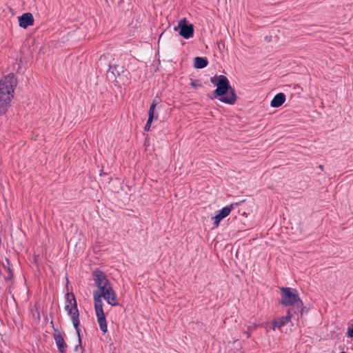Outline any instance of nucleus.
<instances>
[{
    "mask_svg": "<svg viewBox=\"0 0 353 353\" xmlns=\"http://www.w3.org/2000/svg\"><path fill=\"white\" fill-rule=\"evenodd\" d=\"M294 314H296V310H295L294 308L288 309L286 316L274 320L273 325L277 327H281L284 326L291 320Z\"/></svg>",
    "mask_w": 353,
    "mask_h": 353,
    "instance_id": "obj_9",
    "label": "nucleus"
},
{
    "mask_svg": "<svg viewBox=\"0 0 353 353\" xmlns=\"http://www.w3.org/2000/svg\"><path fill=\"white\" fill-rule=\"evenodd\" d=\"M244 334H246V337H247L248 339V338H250V337L251 336V333H250L249 331H248V330H247V331H245V332H244Z\"/></svg>",
    "mask_w": 353,
    "mask_h": 353,
    "instance_id": "obj_18",
    "label": "nucleus"
},
{
    "mask_svg": "<svg viewBox=\"0 0 353 353\" xmlns=\"http://www.w3.org/2000/svg\"><path fill=\"white\" fill-rule=\"evenodd\" d=\"M210 82L216 85V90L213 92V97L224 103L233 105L236 101L235 90L230 85L229 80L224 75H216L211 78Z\"/></svg>",
    "mask_w": 353,
    "mask_h": 353,
    "instance_id": "obj_2",
    "label": "nucleus"
},
{
    "mask_svg": "<svg viewBox=\"0 0 353 353\" xmlns=\"http://www.w3.org/2000/svg\"><path fill=\"white\" fill-rule=\"evenodd\" d=\"M103 298L107 301L108 304L112 306H116L119 305L117 294L111 285L103 288V290H97L93 292L94 311L97 318V321L101 330L103 333H106L108 331V326L105 316L103 309Z\"/></svg>",
    "mask_w": 353,
    "mask_h": 353,
    "instance_id": "obj_1",
    "label": "nucleus"
},
{
    "mask_svg": "<svg viewBox=\"0 0 353 353\" xmlns=\"http://www.w3.org/2000/svg\"><path fill=\"white\" fill-rule=\"evenodd\" d=\"M92 279L98 290H103V288L111 285L105 274L99 270H95L93 271Z\"/></svg>",
    "mask_w": 353,
    "mask_h": 353,
    "instance_id": "obj_7",
    "label": "nucleus"
},
{
    "mask_svg": "<svg viewBox=\"0 0 353 353\" xmlns=\"http://www.w3.org/2000/svg\"><path fill=\"white\" fill-rule=\"evenodd\" d=\"M208 64V61L206 58L196 57L194 58V67L196 68L201 69L206 67Z\"/></svg>",
    "mask_w": 353,
    "mask_h": 353,
    "instance_id": "obj_15",
    "label": "nucleus"
},
{
    "mask_svg": "<svg viewBox=\"0 0 353 353\" xmlns=\"http://www.w3.org/2000/svg\"><path fill=\"white\" fill-rule=\"evenodd\" d=\"M19 26L21 28H26L27 27L33 25L34 18L31 13L26 12L19 17Z\"/></svg>",
    "mask_w": 353,
    "mask_h": 353,
    "instance_id": "obj_11",
    "label": "nucleus"
},
{
    "mask_svg": "<svg viewBox=\"0 0 353 353\" xmlns=\"http://www.w3.org/2000/svg\"><path fill=\"white\" fill-rule=\"evenodd\" d=\"M281 301L280 303L285 306H292L296 310V314H303V302L300 299L297 290L291 288H281Z\"/></svg>",
    "mask_w": 353,
    "mask_h": 353,
    "instance_id": "obj_4",
    "label": "nucleus"
},
{
    "mask_svg": "<svg viewBox=\"0 0 353 353\" xmlns=\"http://www.w3.org/2000/svg\"><path fill=\"white\" fill-rule=\"evenodd\" d=\"M285 101V95L284 93L280 92L276 94L271 101L270 105L273 108H279L282 105Z\"/></svg>",
    "mask_w": 353,
    "mask_h": 353,
    "instance_id": "obj_14",
    "label": "nucleus"
},
{
    "mask_svg": "<svg viewBox=\"0 0 353 353\" xmlns=\"http://www.w3.org/2000/svg\"><path fill=\"white\" fill-rule=\"evenodd\" d=\"M67 314L70 316V319L72 321V324L75 328L78 336L79 344L75 346V350L77 351L79 347L83 348L81 345V330L79 328L80 325V319H79V312L78 307L76 308H70L65 310Z\"/></svg>",
    "mask_w": 353,
    "mask_h": 353,
    "instance_id": "obj_5",
    "label": "nucleus"
},
{
    "mask_svg": "<svg viewBox=\"0 0 353 353\" xmlns=\"http://www.w3.org/2000/svg\"><path fill=\"white\" fill-rule=\"evenodd\" d=\"M54 339L55 341L59 351L61 353H65L68 345L65 342L61 333L58 330H54Z\"/></svg>",
    "mask_w": 353,
    "mask_h": 353,
    "instance_id": "obj_10",
    "label": "nucleus"
},
{
    "mask_svg": "<svg viewBox=\"0 0 353 353\" xmlns=\"http://www.w3.org/2000/svg\"><path fill=\"white\" fill-rule=\"evenodd\" d=\"M239 205L238 203H231L230 205L225 206L221 210H220L217 214L213 217L214 219V227L217 228L219 225L220 221L228 216L231 211L234 210L236 207H237Z\"/></svg>",
    "mask_w": 353,
    "mask_h": 353,
    "instance_id": "obj_8",
    "label": "nucleus"
},
{
    "mask_svg": "<svg viewBox=\"0 0 353 353\" xmlns=\"http://www.w3.org/2000/svg\"><path fill=\"white\" fill-rule=\"evenodd\" d=\"M190 84L192 88H198L201 87V84L198 81H192V80L191 83Z\"/></svg>",
    "mask_w": 353,
    "mask_h": 353,
    "instance_id": "obj_16",
    "label": "nucleus"
},
{
    "mask_svg": "<svg viewBox=\"0 0 353 353\" xmlns=\"http://www.w3.org/2000/svg\"><path fill=\"white\" fill-rule=\"evenodd\" d=\"M17 79L13 73H10L0 80V115H3L10 105L14 97Z\"/></svg>",
    "mask_w": 353,
    "mask_h": 353,
    "instance_id": "obj_3",
    "label": "nucleus"
},
{
    "mask_svg": "<svg viewBox=\"0 0 353 353\" xmlns=\"http://www.w3.org/2000/svg\"><path fill=\"white\" fill-rule=\"evenodd\" d=\"M175 31L179 30L180 36L185 39L192 38L194 36V27L192 23H188L185 18L181 19L178 25L174 28Z\"/></svg>",
    "mask_w": 353,
    "mask_h": 353,
    "instance_id": "obj_6",
    "label": "nucleus"
},
{
    "mask_svg": "<svg viewBox=\"0 0 353 353\" xmlns=\"http://www.w3.org/2000/svg\"><path fill=\"white\" fill-rule=\"evenodd\" d=\"M254 329V327L252 326H248V331H249L250 333Z\"/></svg>",
    "mask_w": 353,
    "mask_h": 353,
    "instance_id": "obj_19",
    "label": "nucleus"
},
{
    "mask_svg": "<svg viewBox=\"0 0 353 353\" xmlns=\"http://www.w3.org/2000/svg\"><path fill=\"white\" fill-rule=\"evenodd\" d=\"M77 307V302L74 294L72 292H68L65 295L64 309Z\"/></svg>",
    "mask_w": 353,
    "mask_h": 353,
    "instance_id": "obj_12",
    "label": "nucleus"
},
{
    "mask_svg": "<svg viewBox=\"0 0 353 353\" xmlns=\"http://www.w3.org/2000/svg\"><path fill=\"white\" fill-rule=\"evenodd\" d=\"M347 334L349 337H353V324L352 325V327L349 329Z\"/></svg>",
    "mask_w": 353,
    "mask_h": 353,
    "instance_id": "obj_17",
    "label": "nucleus"
},
{
    "mask_svg": "<svg viewBox=\"0 0 353 353\" xmlns=\"http://www.w3.org/2000/svg\"><path fill=\"white\" fill-rule=\"evenodd\" d=\"M157 105V102L155 100H154L152 101V104L150 105L149 112H148V121L144 127V130L145 131L150 130L151 123L154 119V110H155Z\"/></svg>",
    "mask_w": 353,
    "mask_h": 353,
    "instance_id": "obj_13",
    "label": "nucleus"
}]
</instances>
